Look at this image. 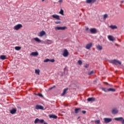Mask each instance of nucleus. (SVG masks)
Returning a JSON list of instances; mask_svg holds the SVG:
<instances>
[{"label": "nucleus", "instance_id": "obj_44", "mask_svg": "<svg viewBox=\"0 0 124 124\" xmlns=\"http://www.w3.org/2000/svg\"><path fill=\"white\" fill-rule=\"evenodd\" d=\"M124 1H121V3H124Z\"/></svg>", "mask_w": 124, "mask_h": 124}, {"label": "nucleus", "instance_id": "obj_13", "mask_svg": "<svg viewBox=\"0 0 124 124\" xmlns=\"http://www.w3.org/2000/svg\"><path fill=\"white\" fill-rule=\"evenodd\" d=\"M90 32L93 34L96 33V32H97V30H96V29L95 28H91L90 29Z\"/></svg>", "mask_w": 124, "mask_h": 124}, {"label": "nucleus", "instance_id": "obj_18", "mask_svg": "<svg viewBox=\"0 0 124 124\" xmlns=\"http://www.w3.org/2000/svg\"><path fill=\"white\" fill-rule=\"evenodd\" d=\"M49 117L50 119H57L58 116L54 115V114H50L49 115Z\"/></svg>", "mask_w": 124, "mask_h": 124}, {"label": "nucleus", "instance_id": "obj_19", "mask_svg": "<svg viewBox=\"0 0 124 124\" xmlns=\"http://www.w3.org/2000/svg\"><path fill=\"white\" fill-rule=\"evenodd\" d=\"M96 48L97 50H98V51H101V50H102V46L99 45H97Z\"/></svg>", "mask_w": 124, "mask_h": 124}, {"label": "nucleus", "instance_id": "obj_17", "mask_svg": "<svg viewBox=\"0 0 124 124\" xmlns=\"http://www.w3.org/2000/svg\"><path fill=\"white\" fill-rule=\"evenodd\" d=\"M112 114H118V112H119V110L117 108H113L112 111Z\"/></svg>", "mask_w": 124, "mask_h": 124}, {"label": "nucleus", "instance_id": "obj_47", "mask_svg": "<svg viewBox=\"0 0 124 124\" xmlns=\"http://www.w3.org/2000/svg\"><path fill=\"white\" fill-rule=\"evenodd\" d=\"M78 119H80V117H78Z\"/></svg>", "mask_w": 124, "mask_h": 124}, {"label": "nucleus", "instance_id": "obj_30", "mask_svg": "<svg viewBox=\"0 0 124 124\" xmlns=\"http://www.w3.org/2000/svg\"><path fill=\"white\" fill-rule=\"evenodd\" d=\"M21 46H16L15 47V50H16V51H20V50H21Z\"/></svg>", "mask_w": 124, "mask_h": 124}, {"label": "nucleus", "instance_id": "obj_8", "mask_svg": "<svg viewBox=\"0 0 124 124\" xmlns=\"http://www.w3.org/2000/svg\"><path fill=\"white\" fill-rule=\"evenodd\" d=\"M92 47H93V43H90L86 45L85 48L87 49V50H90Z\"/></svg>", "mask_w": 124, "mask_h": 124}, {"label": "nucleus", "instance_id": "obj_41", "mask_svg": "<svg viewBox=\"0 0 124 124\" xmlns=\"http://www.w3.org/2000/svg\"><path fill=\"white\" fill-rule=\"evenodd\" d=\"M58 1L59 2L62 3V0H59Z\"/></svg>", "mask_w": 124, "mask_h": 124}, {"label": "nucleus", "instance_id": "obj_15", "mask_svg": "<svg viewBox=\"0 0 124 124\" xmlns=\"http://www.w3.org/2000/svg\"><path fill=\"white\" fill-rule=\"evenodd\" d=\"M52 17H53L54 19H56V20H60V16L58 15H53L52 16Z\"/></svg>", "mask_w": 124, "mask_h": 124}, {"label": "nucleus", "instance_id": "obj_34", "mask_svg": "<svg viewBox=\"0 0 124 124\" xmlns=\"http://www.w3.org/2000/svg\"><path fill=\"white\" fill-rule=\"evenodd\" d=\"M59 13H60V14H61V15H62V16L64 15V14H63V10L62 9H61V10H60Z\"/></svg>", "mask_w": 124, "mask_h": 124}, {"label": "nucleus", "instance_id": "obj_31", "mask_svg": "<svg viewBox=\"0 0 124 124\" xmlns=\"http://www.w3.org/2000/svg\"><path fill=\"white\" fill-rule=\"evenodd\" d=\"M102 90L105 93H107V92H108V88H102Z\"/></svg>", "mask_w": 124, "mask_h": 124}, {"label": "nucleus", "instance_id": "obj_24", "mask_svg": "<svg viewBox=\"0 0 124 124\" xmlns=\"http://www.w3.org/2000/svg\"><path fill=\"white\" fill-rule=\"evenodd\" d=\"M35 73L36 75H39V74H40V70L39 69H35Z\"/></svg>", "mask_w": 124, "mask_h": 124}, {"label": "nucleus", "instance_id": "obj_7", "mask_svg": "<svg viewBox=\"0 0 124 124\" xmlns=\"http://www.w3.org/2000/svg\"><path fill=\"white\" fill-rule=\"evenodd\" d=\"M104 121L105 124H108V123H110V122H112V118H104Z\"/></svg>", "mask_w": 124, "mask_h": 124}, {"label": "nucleus", "instance_id": "obj_23", "mask_svg": "<svg viewBox=\"0 0 124 124\" xmlns=\"http://www.w3.org/2000/svg\"><path fill=\"white\" fill-rule=\"evenodd\" d=\"M94 100H95V99L93 97L88 98L87 99V101H89V102L94 101Z\"/></svg>", "mask_w": 124, "mask_h": 124}, {"label": "nucleus", "instance_id": "obj_1", "mask_svg": "<svg viewBox=\"0 0 124 124\" xmlns=\"http://www.w3.org/2000/svg\"><path fill=\"white\" fill-rule=\"evenodd\" d=\"M109 62H110V63H112L113 64H115V65H118V64H122V62L117 60H110L109 61Z\"/></svg>", "mask_w": 124, "mask_h": 124}, {"label": "nucleus", "instance_id": "obj_26", "mask_svg": "<svg viewBox=\"0 0 124 124\" xmlns=\"http://www.w3.org/2000/svg\"><path fill=\"white\" fill-rule=\"evenodd\" d=\"M31 56H38V52H33L31 54Z\"/></svg>", "mask_w": 124, "mask_h": 124}, {"label": "nucleus", "instance_id": "obj_16", "mask_svg": "<svg viewBox=\"0 0 124 124\" xmlns=\"http://www.w3.org/2000/svg\"><path fill=\"white\" fill-rule=\"evenodd\" d=\"M53 43V42H52V41L50 40H46L44 42V43L45 44H52V43Z\"/></svg>", "mask_w": 124, "mask_h": 124}, {"label": "nucleus", "instance_id": "obj_10", "mask_svg": "<svg viewBox=\"0 0 124 124\" xmlns=\"http://www.w3.org/2000/svg\"><path fill=\"white\" fill-rule=\"evenodd\" d=\"M46 34V32L45 31H42L38 34V35L40 37H42V36H43L44 35H45Z\"/></svg>", "mask_w": 124, "mask_h": 124}, {"label": "nucleus", "instance_id": "obj_6", "mask_svg": "<svg viewBox=\"0 0 124 124\" xmlns=\"http://www.w3.org/2000/svg\"><path fill=\"white\" fill-rule=\"evenodd\" d=\"M69 53L68 51L66 49H64L63 51L62 56H63L65 58H66L67 56H68Z\"/></svg>", "mask_w": 124, "mask_h": 124}, {"label": "nucleus", "instance_id": "obj_2", "mask_svg": "<svg viewBox=\"0 0 124 124\" xmlns=\"http://www.w3.org/2000/svg\"><path fill=\"white\" fill-rule=\"evenodd\" d=\"M34 123V124H43V123H44V120L36 118Z\"/></svg>", "mask_w": 124, "mask_h": 124}, {"label": "nucleus", "instance_id": "obj_29", "mask_svg": "<svg viewBox=\"0 0 124 124\" xmlns=\"http://www.w3.org/2000/svg\"><path fill=\"white\" fill-rule=\"evenodd\" d=\"M108 92H116V89L114 88H108Z\"/></svg>", "mask_w": 124, "mask_h": 124}, {"label": "nucleus", "instance_id": "obj_14", "mask_svg": "<svg viewBox=\"0 0 124 124\" xmlns=\"http://www.w3.org/2000/svg\"><path fill=\"white\" fill-rule=\"evenodd\" d=\"M11 114H14L17 112V108H13L11 110H10Z\"/></svg>", "mask_w": 124, "mask_h": 124}, {"label": "nucleus", "instance_id": "obj_5", "mask_svg": "<svg viewBox=\"0 0 124 124\" xmlns=\"http://www.w3.org/2000/svg\"><path fill=\"white\" fill-rule=\"evenodd\" d=\"M114 120L118 122H121L122 124H124V119L123 117L115 118Z\"/></svg>", "mask_w": 124, "mask_h": 124}, {"label": "nucleus", "instance_id": "obj_46", "mask_svg": "<svg viewBox=\"0 0 124 124\" xmlns=\"http://www.w3.org/2000/svg\"><path fill=\"white\" fill-rule=\"evenodd\" d=\"M44 0H42V1H44Z\"/></svg>", "mask_w": 124, "mask_h": 124}, {"label": "nucleus", "instance_id": "obj_27", "mask_svg": "<svg viewBox=\"0 0 124 124\" xmlns=\"http://www.w3.org/2000/svg\"><path fill=\"white\" fill-rule=\"evenodd\" d=\"M95 2V0H86V3H91Z\"/></svg>", "mask_w": 124, "mask_h": 124}, {"label": "nucleus", "instance_id": "obj_43", "mask_svg": "<svg viewBox=\"0 0 124 124\" xmlns=\"http://www.w3.org/2000/svg\"><path fill=\"white\" fill-rule=\"evenodd\" d=\"M44 124H48V123H46V122H44Z\"/></svg>", "mask_w": 124, "mask_h": 124}, {"label": "nucleus", "instance_id": "obj_40", "mask_svg": "<svg viewBox=\"0 0 124 124\" xmlns=\"http://www.w3.org/2000/svg\"><path fill=\"white\" fill-rule=\"evenodd\" d=\"M53 88H55V86H53V87H51L49 89V90H52Z\"/></svg>", "mask_w": 124, "mask_h": 124}, {"label": "nucleus", "instance_id": "obj_36", "mask_svg": "<svg viewBox=\"0 0 124 124\" xmlns=\"http://www.w3.org/2000/svg\"><path fill=\"white\" fill-rule=\"evenodd\" d=\"M78 64H79V65H81V64H82V62L81 60H79L78 61Z\"/></svg>", "mask_w": 124, "mask_h": 124}, {"label": "nucleus", "instance_id": "obj_25", "mask_svg": "<svg viewBox=\"0 0 124 124\" xmlns=\"http://www.w3.org/2000/svg\"><path fill=\"white\" fill-rule=\"evenodd\" d=\"M80 110H81V108H76L75 109V112L76 114H78L79 113Z\"/></svg>", "mask_w": 124, "mask_h": 124}, {"label": "nucleus", "instance_id": "obj_42", "mask_svg": "<svg viewBox=\"0 0 124 124\" xmlns=\"http://www.w3.org/2000/svg\"><path fill=\"white\" fill-rule=\"evenodd\" d=\"M85 30L86 31H89V27H86Z\"/></svg>", "mask_w": 124, "mask_h": 124}, {"label": "nucleus", "instance_id": "obj_38", "mask_svg": "<svg viewBox=\"0 0 124 124\" xmlns=\"http://www.w3.org/2000/svg\"><path fill=\"white\" fill-rule=\"evenodd\" d=\"M84 67H85V68H88V67H89V64H87L85 65Z\"/></svg>", "mask_w": 124, "mask_h": 124}, {"label": "nucleus", "instance_id": "obj_11", "mask_svg": "<svg viewBox=\"0 0 124 124\" xmlns=\"http://www.w3.org/2000/svg\"><path fill=\"white\" fill-rule=\"evenodd\" d=\"M55 62V59H46L44 61V62Z\"/></svg>", "mask_w": 124, "mask_h": 124}, {"label": "nucleus", "instance_id": "obj_4", "mask_svg": "<svg viewBox=\"0 0 124 124\" xmlns=\"http://www.w3.org/2000/svg\"><path fill=\"white\" fill-rule=\"evenodd\" d=\"M66 29L65 27H55V31H64Z\"/></svg>", "mask_w": 124, "mask_h": 124}, {"label": "nucleus", "instance_id": "obj_20", "mask_svg": "<svg viewBox=\"0 0 124 124\" xmlns=\"http://www.w3.org/2000/svg\"><path fill=\"white\" fill-rule=\"evenodd\" d=\"M67 91H68V88L64 89L63 90L62 93L61 94V96H63V95H64V94L66 93V92H67Z\"/></svg>", "mask_w": 124, "mask_h": 124}, {"label": "nucleus", "instance_id": "obj_9", "mask_svg": "<svg viewBox=\"0 0 124 124\" xmlns=\"http://www.w3.org/2000/svg\"><path fill=\"white\" fill-rule=\"evenodd\" d=\"M35 109L37 110H44V108L42 106L37 105L35 106Z\"/></svg>", "mask_w": 124, "mask_h": 124}, {"label": "nucleus", "instance_id": "obj_28", "mask_svg": "<svg viewBox=\"0 0 124 124\" xmlns=\"http://www.w3.org/2000/svg\"><path fill=\"white\" fill-rule=\"evenodd\" d=\"M0 59L1 60H5L6 59V56H5V55H1L0 56Z\"/></svg>", "mask_w": 124, "mask_h": 124}, {"label": "nucleus", "instance_id": "obj_22", "mask_svg": "<svg viewBox=\"0 0 124 124\" xmlns=\"http://www.w3.org/2000/svg\"><path fill=\"white\" fill-rule=\"evenodd\" d=\"M33 40H35V41H36V42H38L39 43H41V40L37 37L33 38Z\"/></svg>", "mask_w": 124, "mask_h": 124}, {"label": "nucleus", "instance_id": "obj_33", "mask_svg": "<svg viewBox=\"0 0 124 124\" xmlns=\"http://www.w3.org/2000/svg\"><path fill=\"white\" fill-rule=\"evenodd\" d=\"M94 123H95V124H100V120H95V121H94Z\"/></svg>", "mask_w": 124, "mask_h": 124}, {"label": "nucleus", "instance_id": "obj_45", "mask_svg": "<svg viewBox=\"0 0 124 124\" xmlns=\"http://www.w3.org/2000/svg\"><path fill=\"white\" fill-rule=\"evenodd\" d=\"M55 24H60V22H55Z\"/></svg>", "mask_w": 124, "mask_h": 124}, {"label": "nucleus", "instance_id": "obj_35", "mask_svg": "<svg viewBox=\"0 0 124 124\" xmlns=\"http://www.w3.org/2000/svg\"><path fill=\"white\" fill-rule=\"evenodd\" d=\"M108 17V15L105 14L104 15V19H106V18H107Z\"/></svg>", "mask_w": 124, "mask_h": 124}, {"label": "nucleus", "instance_id": "obj_37", "mask_svg": "<svg viewBox=\"0 0 124 124\" xmlns=\"http://www.w3.org/2000/svg\"><path fill=\"white\" fill-rule=\"evenodd\" d=\"M93 71H92L90 72L89 73H88V75H92V74H93Z\"/></svg>", "mask_w": 124, "mask_h": 124}, {"label": "nucleus", "instance_id": "obj_12", "mask_svg": "<svg viewBox=\"0 0 124 124\" xmlns=\"http://www.w3.org/2000/svg\"><path fill=\"white\" fill-rule=\"evenodd\" d=\"M108 40H109L110 41H115V39L114 37V36H112V35H108Z\"/></svg>", "mask_w": 124, "mask_h": 124}, {"label": "nucleus", "instance_id": "obj_3", "mask_svg": "<svg viewBox=\"0 0 124 124\" xmlns=\"http://www.w3.org/2000/svg\"><path fill=\"white\" fill-rule=\"evenodd\" d=\"M21 28H23V25H22V24H17L14 26V30L15 31H18V30H20Z\"/></svg>", "mask_w": 124, "mask_h": 124}, {"label": "nucleus", "instance_id": "obj_21", "mask_svg": "<svg viewBox=\"0 0 124 124\" xmlns=\"http://www.w3.org/2000/svg\"><path fill=\"white\" fill-rule=\"evenodd\" d=\"M109 27L110 28V29H111L112 30L118 29V27L116 25H110L109 26Z\"/></svg>", "mask_w": 124, "mask_h": 124}, {"label": "nucleus", "instance_id": "obj_39", "mask_svg": "<svg viewBox=\"0 0 124 124\" xmlns=\"http://www.w3.org/2000/svg\"><path fill=\"white\" fill-rule=\"evenodd\" d=\"M82 112L83 113V114H86V111L85 110H83Z\"/></svg>", "mask_w": 124, "mask_h": 124}, {"label": "nucleus", "instance_id": "obj_32", "mask_svg": "<svg viewBox=\"0 0 124 124\" xmlns=\"http://www.w3.org/2000/svg\"><path fill=\"white\" fill-rule=\"evenodd\" d=\"M34 94L35 95H38V96H40V97H43V95L40 93H35Z\"/></svg>", "mask_w": 124, "mask_h": 124}]
</instances>
